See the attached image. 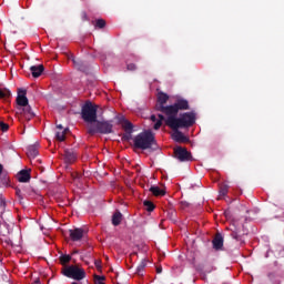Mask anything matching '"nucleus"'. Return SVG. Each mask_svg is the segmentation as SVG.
I'll use <instances>...</instances> for the list:
<instances>
[{
    "instance_id": "nucleus-18",
    "label": "nucleus",
    "mask_w": 284,
    "mask_h": 284,
    "mask_svg": "<svg viewBox=\"0 0 284 284\" xmlns=\"http://www.w3.org/2000/svg\"><path fill=\"white\" fill-rule=\"evenodd\" d=\"M64 159L67 163H74V161H77V155L74 152L65 151Z\"/></svg>"
},
{
    "instance_id": "nucleus-22",
    "label": "nucleus",
    "mask_w": 284,
    "mask_h": 284,
    "mask_svg": "<svg viewBox=\"0 0 284 284\" xmlns=\"http://www.w3.org/2000/svg\"><path fill=\"white\" fill-rule=\"evenodd\" d=\"M8 97H10V90L0 89V99H8Z\"/></svg>"
},
{
    "instance_id": "nucleus-27",
    "label": "nucleus",
    "mask_w": 284,
    "mask_h": 284,
    "mask_svg": "<svg viewBox=\"0 0 284 284\" xmlns=\"http://www.w3.org/2000/svg\"><path fill=\"white\" fill-rule=\"evenodd\" d=\"M105 26V20L98 19L95 20V28H103Z\"/></svg>"
},
{
    "instance_id": "nucleus-15",
    "label": "nucleus",
    "mask_w": 284,
    "mask_h": 284,
    "mask_svg": "<svg viewBox=\"0 0 284 284\" xmlns=\"http://www.w3.org/2000/svg\"><path fill=\"white\" fill-rule=\"evenodd\" d=\"M30 70H31V72H32V77H34V79H38V77H39L40 74H43L44 68H43L42 64H40V65H32V67L30 68Z\"/></svg>"
},
{
    "instance_id": "nucleus-11",
    "label": "nucleus",
    "mask_w": 284,
    "mask_h": 284,
    "mask_svg": "<svg viewBox=\"0 0 284 284\" xmlns=\"http://www.w3.org/2000/svg\"><path fill=\"white\" fill-rule=\"evenodd\" d=\"M17 180L19 183L30 182V170H22L17 174Z\"/></svg>"
},
{
    "instance_id": "nucleus-23",
    "label": "nucleus",
    "mask_w": 284,
    "mask_h": 284,
    "mask_svg": "<svg viewBox=\"0 0 284 284\" xmlns=\"http://www.w3.org/2000/svg\"><path fill=\"white\" fill-rule=\"evenodd\" d=\"M145 265H148V262L145 260H143L141 262V264L138 266V274L141 276V272H143V270H145Z\"/></svg>"
},
{
    "instance_id": "nucleus-16",
    "label": "nucleus",
    "mask_w": 284,
    "mask_h": 284,
    "mask_svg": "<svg viewBox=\"0 0 284 284\" xmlns=\"http://www.w3.org/2000/svg\"><path fill=\"white\" fill-rule=\"evenodd\" d=\"M213 247H214V250H222V247H223V235L216 234L215 239L213 240Z\"/></svg>"
},
{
    "instance_id": "nucleus-25",
    "label": "nucleus",
    "mask_w": 284,
    "mask_h": 284,
    "mask_svg": "<svg viewBox=\"0 0 284 284\" xmlns=\"http://www.w3.org/2000/svg\"><path fill=\"white\" fill-rule=\"evenodd\" d=\"M144 206L146 207L148 212H152L154 210V204L150 201H144Z\"/></svg>"
},
{
    "instance_id": "nucleus-7",
    "label": "nucleus",
    "mask_w": 284,
    "mask_h": 284,
    "mask_svg": "<svg viewBox=\"0 0 284 284\" xmlns=\"http://www.w3.org/2000/svg\"><path fill=\"white\" fill-rule=\"evenodd\" d=\"M158 104H156V110H159V112H163V114H165V110H168V106H165V103H168V101H170V95H168V93H164L163 91L158 92Z\"/></svg>"
},
{
    "instance_id": "nucleus-2",
    "label": "nucleus",
    "mask_w": 284,
    "mask_h": 284,
    "mask_svg": "<svg viewBox=\"0 0 284 284\" xmlns=\"http://www.w3.org/2000/svg\"><path fill=\"white\" fill-rule=\"evenodd\" d=\"M26 94H28V91L26 89H18V95L16 99V114L24 116L27 121H30V119L34 116V113L32 112V108L30 106L28 97H26Z\"/></svg>"
},
{
    "instance_id": "nucleus-10",
    "label": "nucleus",
    "mask_w": 284,
    "mask_h": 284,
    "mask_svg": "<svg viewBox=\"0 0 284 284\" xmlns=\"http://www.w3.org/2000/svg\"><path fill=\"white\" fill-rule=\"evenodd\" d=\"M57 132H55V138L58 139V141H65V135L68 134V132H70V129H63V125L59 124L57 125Z\"/></svg>"
},
{
    "instance_id": "nucleus-4",
    "label": "nucleus",
    "mask_w": 284,
    "mask_h": 284,
    "mask_svg": "<svg viewBox=\"0 0 284 284\" xmlns=\"http://www.w3.org/2000/svg\"><path fill=\"white\" fill-rule=\"evenodd\" d=\"M99 110V105L93 104L92 102H87L82 106V119L87 123V128L89 125H94L99 120H97V111Z\"/></svg>"
},
{
    "instance_id": "nucleus-21",
    "label": "nucleus",
    "mask_w": 284,
    "mask_h": 284,
    "mask_svg": "<svg viewBox=\"0 0 284 284\" xmlns=\"http://www.w3.org/2000/svg\"><path fill=\"white\" fill-rule=\"evenodd\" d=\"M122 128H124V130H126V132H130L132 130V122H130L128 120H123Z\"/></svg>"
},
{
    "instance_id": "nucleus-19",
    "label": "nucleus",
    "mask_w": 284,
    "mask_h": 284,
    "mask_svg": "<svg viewBox=\"0 0 284 284\" xmlns=\"http://www.w3.org/2000/svg\"><path fill=\"white\" fill-rule=\"evenodd\" d=\"M123 219V214L121 212L116 211L112 216V223L113 225H121V221Z\"/></svg>"
},
{
    "instance_id": "nucleus-5",
    "label": "nucleus",
    "mask_w": 284,
    "mask_h": 284,
    "mask_svg": "<svg viewBox=\"0 0 284 284\" xmlns=\"http://www.w3.org/2000/svg\"><path fill=\"white\" fill-rule=\"evenodd\" d=\"M112 123L108 121H97L94 124L88 125V132L89 134H97L99 132L100 134H112Z\"/></svg>"
},
{
    "instance_id": "nucleus-29",
    "label": "nucleus",
    "mask_w": 284,
    "mask_h": 284,
    "mask_svg": "<svg viewBox=\"0 0 284 284\" xmlns=\"http://www.w3.org/2000/svg\"><path fill=\"white\" fill-rule=\"evenodd\" d=\"M70 255H63L62 257H61V262L62 263H70Z\"/></svg>"
},
{
    "instance_id": "nucleus-1",
    "label": "nucleus",
    "mask_w": 284,
    "mask_h": 284,
    "mask_svg": "<svg viewBox=\"0 0 284 284\" xmlns=\"http://www.w3.org/2000/svg\"><path fill=\"white\" fill-rule=\"evenodd\" d=\"M179 110H190V103L187 100H178L173 105H169L165 109L166 125L172 130H179V128H190L194 125L193 113H184L176 118Z\"/></svg>"
},
{
    "instance_id": "nucleus-12",
    "label": "nucleus",
    "mask_w": 284,
    "mask_h": 284,
    "mask_svg": "<svg viewBox=\"0 0 284 284\" xmlns=\"http://www.w3.org/2000/svg\"><path fill=\"white\" fill-rule=\"evenodd\" d=\"M70 59L72 60L73 65L74 68H77V70H80L81 72H85L88 70V67H85L83 61H81L80 59H77L73 55H71Z\"/></svg>"
},
{
    "instance_id": "nucleus-24",
    "label": "nucleus",
    "mask_w": 284,
    "mask_h": 284,
    "mask_svg": "<svg viewBox=\"0 0 284 284\" xmlns=\"http://www.w3.org/2000/svg\"><path fill=\"white\" fill-rule=\"evenodd\" d=\"M105 276H99V275H94V283L95 284H105Z\"/></svg>"
},
{
    "instance_id": "nucleus-34",
    "label": "nucleus",
    "mask_w": 284,
    "mask_h": 284,
    "mask_svg": "<svg viewBox=\"0 0 284 284\" xmlns=\"http://www.w3.org/2000/svg\"><path fill=\"white\" fill-rule=\"evenodd\" d=\"M82 19H83V21H88V13L82 12Z\"/></svg>"
},
{
    "instance_id": "nucleus-8",
    "label": "nucleus",
    "mask_w": 284,
    "mask_h": 284,
    "mask_svg": "<svg viewBox=\"0 0 284 284\" xmlns=\"http://www.w3.org/2000/svg\"><path fill=\"white\" fill-rule=\"evenodd\" d=\"M175 156L179 159V161L192 160V154H190V152H187V150L183 148L175 149Z\"/></svg>"
},
{
    "instance_id": "nucleus-9",
    "label": "nucleus",
    "mask_w": 284,
    "mask_h": 284,
    "mask_svg": "<svg viewBox=\"0 0 284 284\" xmlns=\"http://www.w3.org/2000/svg\"><path fill=\"white\" fill-rule=\"evenodd\" d=\"M71 241H81L85 236L83 229H72L69 231Z\"/></svg>"
},
{
    "instance_id": "nucleus-30",
    "label": "nucleus",
    "mask_w": 284,
    "mask_h": 284,
    "mask_svg": "<svg viewBox=\"0 0 284 284\" xmlns=\"http://www.w3.org/2000/svg\"><path fill=\"white\" fill-rule=\"evenodd\" d=\"M16 194H17V196H19L20 200L22 201L23 195L21 194V189H16Z\"/></svg>"
},
{
    "instance_id": "nucleus-35",
    "label": "nucleus",
    "mask_w": 284,
    "mask_h": 284,
    "mask_svg": "<svg viewBox=\"0 0 284 284\" xmlns=\"http://www.w3.org/2000/svg\"><path fill=\"white\" fill-rule=\"evenodd\" d=\"M0 205H1V207H6V200H1Z\"/></svg>"
},
{
    "instance_id": "nucleus-13",
    "label": "nucleus",
    "mask_w": 284,
    "mask_h": 284,
    "mask_svg": "<svg viewBox=\"0 0 284 284\" xmlns=\"http://www.w3.org/2000/svg\"><path fill=\"white\" fill-rule=\"evenodd\" d=\"M165 118L161 114L156 115H151V121L152 123H154L153 128L154 130H159V128H161V125H163V120Z\"/></svg>"
},
{
    "instance_id": "nucleus-20",
    "label": "nucleus",
    "mask_w": 284,
    "mask_h": 284,
    "mask_svg": "<svg viewBox=\"0 0 284 284\" xmlns=\"http://www.w3.org/2000/svg\"><path fill=\"white\" fill-rule=\"evenodd\" d=\"M37 154H39V151H37V146L28 148L27 156H29V159H34L37 156Z\"/></svg>"
},
{
    "instance_id": "nucleus-28",
    "label": "nucleus",
    "mask_w": 284,
    "mask_h": 284,
    "mask_svg": "<svg viewBox=\"0 0 284 284\" xmlns=\"http://www.w3.org/2000/svg\"><path fill=\"white\" fill-rule=\"evenodd\" d=\"M221 196H225L227 194V186H222L220 190Z\"/></svg>"
},
{
    "instance_id": "nucleus-14",
    "label": "nucleus",
    "mask_w": 284,
    "mask_h": 284,
    "mask_svg": "<svg viewBox=\"0 0 284 284\" xmlns=\"http://www.w3.org/2000/svg\"><path fill=\"white\" fill-rule=\"evenodd\" d=\"M175 130L173 133H172V139L174 141H176L178 143H183L186 141V138L185 135H183V133L181 131H179V129H173Z\"/></svg>"
},
{
    "instance_id": "nucleus-36",
    "label": "nucleus",
    "mask_w": 284,
    "mask_h": 284,
    "mask_svg": "<svg viewBox=\"0 0 284 284\" xmlns=\"http://www.w3.org/2000/svg\"><path fill=\"white\" fill-rule=\"evenodd\" d=\"M156 272H158V274H161V272H163V268L162 267H158Z\"/></svg>"
},
{
    "instance_id": "nucleus-33",
    "label": "nucleus",
    "mask_w": 284,
    "mask_h": 284,
    "mask_svg": "<svg viewBox=\"0 0 284 284\" xmlns=\"http://www.w3.org/2000/svg\"><path fill=\"white\" fill-rule=\"evenodd\" d=\"M128 70H136V65L135 64H129L128 65Z\"/></svg>"
},
{
    "instance_id": "nucleus-31",
    "label": "nucleus",
    "mask_w": 284,
    "mask_h": 284,
    "mask_svg": "<svg viewBox=\"0 0 284 284\" xmlns=\"http://www.w3.org/2000/svg\"><path fill=\"white\" fill-rule=\"evenodd\" d=\"M95 267L99 272H101V261L99 260L95 261Z\"/></svg>"
},
{
    "instance_id": "nucleus-6",
    "label": "nucleus",
    "mask_w": 284,
    "mask_h": 284,
    "mask_svg": "<svg viewBox=\"0 0 284 284\" xmlns=\"http://www.w3.org/2000/svg\"><path fill=\"white\" fill-rule=\"evenodd\" d=\"M64 276L73 278L74 281H83L85 278V271L78 265H71L63 270Z\"/></svg>"
},
{
    "instance_id": "nucleus-37",
    "label": "nucleus",
    "mask_w": 284,
    "mask_h": 284,
    "mask_svg": "<svg viewBox=\"0 0 284 284\" xmlns=\"http://www.w3.org/2000/svg\"><path fill=\"white\" fill-rule=\"evenodd\" d=\"M2 172H3V165L0 164V175L2 174Z\"/></svg>"
},
{
    "instance_id": "nucleus-17",
    "label": "nucleus",
    "mask_w": 284,
    "mask_h": 284,
    "mask_svg": "<svg viewBox=\"0 0 284 284\" xmlns=\"http://www.w3.org/2000/svg\"><path fill=\"white\" fill-rule=\"evenodd\" d=\"M150 192H152L153 196H165V190L159 186H151Z\"/></svg>"
},
{
    "instance_id": "nucleus-32",
    "label": "nucleus",
    "mask_w": 284,
    "mask_h": 284,
    "mask_svg": "<svg viewBox=\"0 0 284 284\" xmlns=\"http://www.w3.org/2000/svg\"><path fill=\"white\" fill-rule=\"evenodd\" d=\"M132 139V135L131 134H128V135H124L122 138L123 141H130Z\"/></svg>"
},
{
    "instance_id": "nucleus-26",
    "label": "nucleus",
    "mask_w": 284,
    "mask_h": 284,
    "mask_svg": "<svg viewBox=\"0 0 284 284\" xmlns=\"http://www.w3.org/2000/svg\"><path fill=\"white\" fill-rule=\"evenodd\" d=\"M9 129H10V125L4 123L3 121H0V130H1V132H8Z\"/></svg>"
},
{
    "instance_id": "nucleus-3",
    "label": "nucleus",
    "mask_w": 284,
    "mask_h": 284,
    "mask_svg": "<svg viewBox=\"0 0 284 284\" xmlns=\"http://www.w3.org/2000/svg\"><path fill=\"white\" fill-rule=\"evenodd\" d=\"M134 145L140 150H156V140L152 131H144L134 138Z\"/></svg>"
}]
</instances>
